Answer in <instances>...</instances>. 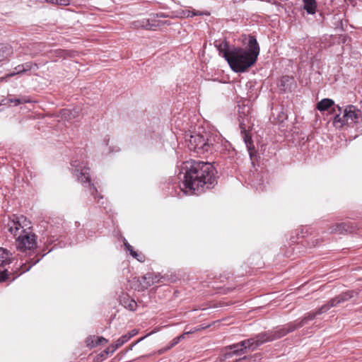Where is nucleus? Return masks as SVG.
<instances>
[{"label": "nucleus", "mask_w": 362, "mask_h": 362, "mask_svg": "<svg viewBox=\"0 0 362 362\" xmlns=\"http://www.w3.org/2000/svg\"><path fill=\"white\" fill-rule=\"evenodd\" d=\"M137 333H138V331L136 329H132L127 335L131 336V338H132V337L135 336Z\"/></svg>", "instance_id": "4c0bfd02"}, {"label": "nucleus", "mask_w": 362, "mask_h": 362, "mask_svg": "<svg viewBox=\"0 0 362 362\" xmlns=\"http://www.w3.org/2000/svg\"><path fill=\"white\" fill-rule=\"evenodd\" d=\"M310 320L308 319L306 315L303 316L302 318H299L295 321L291 322L292 323V329L294 328V330H296L304 325H307Z\"/></svg>", "instance_id": "a878e982"}, {"label": "nucleus", "mask_w": 362, "mask_h": 362, "mask_svg": "<svg viewBox=\"0 0 362 362\" xmlns=\"http://www.w3.org/2000/svg\"><path fill=\"white\" fill-rule=\"evenodd\" d=\"M184 185L189 190L204 192L217 184V171L210 163L191 160L182 166Z\"/></svg>", "instance_id": "f257e3e1"}, {"label": "nucleus", "mask_w": 362, "mask_h": 362, "mask_svg": "<svg viewBox=\"0 0 362 362\" xmlns=\"http://www.w3.org/2000/svg\"><path fill=\"white\" fill-rule=\"evenodd\" d=\"M57 5L68 6L70 4V0H58Z\"/></svg>", "instance_id": "f704fd0d"}, {"label": "nucleus", "mask_w": 362, "mask_h": 362, "mask_svg": "<svg viewBox=\"0 0 362 362\" xmlns=\"http://www.w3.org/2000/svg\"><path fill=\"white\" fill-rule=\"evenodd\" d=\"M356 230V226L351 222H344L336 223L329 228V232L332 234H344L347 233H354Z\"/></svg>", "instance_id": "9d476101"}, {"label": "nucleus", "mask_w": 362, "mask_h": 362, "mask_svg": "<svg viewBox=\"0 0 362 362\" xmlns=\"http://www.w3.org/2000/svg\"><path fill=\"white\" fill-rule=\"evenodd\" d=\"M332 112L334 114L333 116V124L337 127H342L345 125L344 119H343V110L339 105H337L332 109Z\"/></svg>", "instance_id": "ddd939ff"}, {"label": "nucleus", "mask_w": 362, "mask_h": 362, "mask_svg": "<svg viewBox=\"0 0 362 362\" xmlns=\"http://www.w3.org/2000/svg\"><path fill=\"white\" fill-rule=\"evenodd\" d=\"M79 113L80 110L78 108H74L72 110L62 109L59 112L61 118L66 121H69L71 119L78 117Z\"/></svg>", "instance_id": "dca6fc26"}, {"label": "nucleus", "mask_w": 362, "mask_h": 362, "mask_svg": "<svg viewBox=\"0 0 362 362\" xmlns=\"http://www.w3.org/2000/svg\"><path fill=\"white\" fill-rule=\"evenodd\" d=\"M124 247L127 251L129 252L130 255L138 261L142 262L144 261V257L142 255H139L137 252L134 250L133 247L129 245L127 241L125 240L124 242Z\"/></svg>", "instance_id": "393cba45"}, {"label": "nucleus", "mask_w": 362, "mask_h": 362, "mask_svg": "<svg viewBox=\"0 0 362 362\" xmlns=\"http://www.w3.org/2000/svg\"><path fill=\"white\" fill-rule=\"evenodd\" d=\"M44 255H42L41 257L37 258L36 259H34V258H30L29 259L26 260V262L24 263V264H22L21 266V274L24 273V272H28V270H30V269L33 265H35V264H37V262H40V260L41 259V258Z\"/></svg>", "instance_id": "b1692460"}, {"label": "nucleus", "mask_w": 362, "mask_h": 362, "mask_svg": "<svg viewBox=\"0 0 362 362\" xmlns=\"http://www.w3.org/2000/svg\"><path fill=\"white\" fill-rule=\"evenodd\" d=\"M180 341V337H175V338H174L172 340V341H171V343H170V344L169 346H168L167 347H165L164 349H161L160 350H159V354H163L165 351L170 349L172 347H173L177 344H178Z\"/></svg>", "instance_id": "c756f323"}, {"label": "nucleus", "mask_w": 362, "mask_h": 362, "mask_svg": "<svg viewBox=\"0 0 362 362\" xmlns=\"http://www.w3.org/2000/svg\"><path fill=\"white\" fill-rule=\"evenodd\" d=\"M361 117V111L352 105H347L343 110V119H344L345 125L352 126L358 123Z\"/></svg>", "instance_id": "6e6552de"}, {"label": "nucleus", "mask_w": 362, "mask_h": 362, "mask_svg": "<svg viewBox=\"0 0 362 362\" xmlns=\"http://www.w3.org/2000/svg\"><path fill=\"white\" fill-rule=\"evenodd\" d=\"M292 323L288 322L282 326H277L273 329H271L274 341L281 339L286 336L287 334L294 332V328L292 329Z\"/></svg>", "instance_id": "f8f14e48"}, {"label": "nucleus", "mask_w": 362, "mask_h": 362, "mask_svg": "<svg viewBox=\"0 0 362 362\" xmlns=\"http://www.w3.org/2000/svg\"><path fill=\"white\" fill-rule=\"evenodd\" d=\"M119 300L120 303L129 310L134 311L137 307L136 302L134 299L130 298L129 296L127 294H122V296H120Z\"/></svg>", "instance_id": "f3484780"}, {"label": "nucleus", "mask_w": 362, "mask_h": 362, "mask_svg": "<svg viewBox=\"0 0 362 362\" xmlns=\"http://www.w3.org/2000/svg\"><path fill=\"white\" fill-rule=\"evenodd\" d=\"M205 134V153H212L216 151L220 141V136L217 134L204 132Z\"/></svg>", "instance_id": "9b49d317"}, {"label": "nucleus", "mask_w": 362, "mask_h": 362, "mask_svg": "<svg viewBox=\"0 0 362 362\" xmlns=\"http://www.w3.org/2000/svg\"><path fill=\"white\" fill-rule=\"evenodd\" d=\"M205 14L204 13L199 12V11H192L191 17L196 16H202Z\"/></svg>", "instance_id": "58836bf2"}, {"label": "nucleus", "mask_w": 362, "mask_h": 362, "mask_svg": "<svg viewBox=\"0 0 362 362\" xmlns=\"http://www.w3.org/2000/svg\"><path fill=\"white\" fill-rule=\"evenodd\" d=\"M303 8L309 14H314L316 11L317 3L315 0H303Z\"/></svg>", "instance_id": "5701e85b"}, {"label": "nucleus", "mask_w": 362, "mask_h": 362, "mask_svg": "<svg viewBox=\"0 0 362 362\" xmlns=\"http://www.w3.org/2000/svg\"><path fill=\"white\" fill-rule=\"evenodd\" d=\"M64 50L62 49H57L54 51L55 54L57 55V56H62V54L64 53Z\"/></svg>", "instance_id": "ea45409f"}, {"label": "nucleus", "mask_w": 362, "mask_h": 362, "mask_svg": "<svg viewBox=\"0 0 362 362\" xmlns=\"http://www.w3.org/2000/svg\"><path fill=\"white\" fill-rule=\"evenodd\" d=\"M118 348L115 344L110 345L106 349H105V353L106 355L113 354Z\"/></svg>", "instance_id": "7c9ffc66"}, {"label": "nucleus", "mask_w": 362, "mask_h": 362, "mask_svg": "<svg viewBox=\"0 0 362 362\" xmlns=\"http://www.w3.org/2000/svg\"><path fill=\"white\" fill-rule=\"evenodd\" d=\"M19 73H16V70H13V71L9 73V74H7L4 77H2L1 78V80L4 79V78H10V77H13L16 75H18Z\"/></svg>", "instance_id": "c9c22d12"}, {"label": "nucleus", "mask_w": 362, "mask_h": 362, "mask_svg": "<svg viewBox=\"0 0 362 362\" xmlns=\"http://www.w3.org/2000/svg\"><path fill=\"white\" fill-rule=\"evenodd\" d=\"M38 64L36 63H33L31 62H26L20 65L16 66L14 69L16 70V73H19V74H23L28 71L32 69H38Z\"/></svg>", "instance_id": "6ab92c4d"}, {"label": "nucleus", "mask_w": 362, "mask_h": 362, "mask_svg": "<svg viewBox=\"0 0 362 362\" xmlns=\"http://www.w3.org/2000/svg\"><path fill=\"white\" fill-rule=\"evenodd\" d=\"M131 339V336H127L126 334L122 336L119 337L115 344L117 346V348H119L122 346L125 342L128 341Z\"/></svg>", "instance_id": "c85d7f7f"}, {"label": "nucleus", "mask_w": 362, "mask_h": 362, "mask_svg": "<svg viewBox=\"0 0 362 362\" xmlns=\"http://www.w3.org/2000/svg\"><path fill=\"white\" fill-rule=\"evenodd\" d=\"M216 47L219 52V55L223 57L228 62L229 61V57H230L232 46H230L227 42L224 41Z\"/></svg>", "instance_id": "2eb2a0df"}, {"label": "nucleus", "mask_w": 362, "mask_h": 362, "mask_svg": "<svg viewBox=\"0 0 362 362\" xmlns=\"http://www.w3.org/2000/svg\"><path fill=\"white\" fill-rule=\"evenodd\" d=\"M355 294H356V293H355L354 291H347L346 292L341 293L337 296L329 300L327 303L322 305L317 310L309 312L306 313L305 315L310 321L313 320L317 317V316L327 312L331 308L336 307L338 305L354 298Z\"/></svg>", "instance_id": "39448f33"}, {"label": "nucleus", "mask_w": 362, "mask_h": 362, "mask_svg": "<svg viewBox=\"0 0 362 362\" xmlns=\"http://www.w3.org/2000/svg\"><path fill=\"white\" fill-rule=\"evenodd\" d=\"M71 165L73 173L74 176L77 177V180L82 184L88 183L90 194L93 196L95 199L98 198V202L100 199H103V197L98 194L97 188L90 182L89 168L83 165V163H81L77 160L73 161Z\"/></svg>", "instance_id": "7ed1b4c3"}, {"label": "nucleus", "mask_w": 362, "mask_h": 362, "mask_svg": "<svg viewBox=\"0 0 362 362\" xmlns=\"http://www.w3.org/2000/svg\"><path fill=\"white\" fill-rule=\"evenodd\" d=\"M144 279L146 281L148 286H151L156 283H164L165 276H161L159 273L156 274L153 272H148L143 276Z\"/></svg>", "instance_id": "4468645a"}, {"label": "nucleus", "mask_w": 362, "mask_h": 362, "mask_svg": "<svg viewBox=\"0 0 362 362\" xmlns=\"http://www.w3.org/2000/svg\"><path fill=\"white\" fill-rule=\"evenodd\" d=\"M294 83V78L288 76H284L281 77L279 82L280 89L284 92L291 90L292 86Z\"/></svg>", "instance_id": "aec40b11"}, {"label": "nucleus", "mask_w": 362, "mask_h": 362, "mask_svg": "<svg viewBox=\"0 0 362 362\" xmlns=\"http://www.w3.org/2000/svg\"><path fill=\"white\" fill-rule=\"evenodd\" d=\"M8 279V271L7 269H4L0 275V281H4Z\"/></svg>", "instance_id": "473e14b6"}, {"label": "nucleus", "mask_w": 362, "mask_h": 362, "mask_svg": "<svg viewBox=\"0 0 362 362\" xmlns=\"http://www.w3.org/2000/svg\"><path fill=\"white\" fill-rule=\"evenodd\" d=\"M259 347L255 336L238 343H235L225 347L226 352L224 354L226 359L230 358L233 356H240L247 351H253Z\"/></svg>", "instance_id": "20e7f679"}, {"label": "nucleus", "mask_w": 362, "mask_h": 362, "mask_svg": "<svg viewBox=\"0 0 362 362\" xmlns=\"http://www.w3.org/2000/svg\"><path fill=\"white\" fill-rule=\"evenodd\" d=\"M25 221L26 218L23 216H18L16 214L12 215L6 226L8 231L14 236H16L18 230L23 228V223H24Z\"/></svg>", "instance_id": "1a4fd4ad"}, {"label": "nucleus", "mask_w": 362, "mask_h": 362, "mask_svg": "<svg viewBox=\"0 0 362 362\" xmlns=\"http://www.w3.org/2000/svg\"><path fill=\"white\" fill-rule=\"evenodd\" d=\"M185 141L190 151L196 152L199 154L205 153V134L190 132L185 135Z\"/></svg>", "instance_id": "423d86ee"}, {"label": "nucleus", "mask_w": 362, "mask_h": 362, "mask_svg": "<svg viewBox=\"0 0 362 362\" xmlns=\"http://www.w3.org/2000/svg\"><path fill=\"white\" fill-rule=\"evenodd\" d=\"M58 0H46L47 2L52 4H57Z\"/></svg>", "instance_id": "a19ab883"}, {"label": "nucleus", "mask_w": 362, "mask_h": 362, "mask_svg": "<svg viewBox=\"0 0 362 362\" xmlns=\"http://www.w3.org/2000/svg\"><path fill=\"white\" fill-rule=\"evenodd\" d=\"M248 47L249 49H245L232 46L228 63L235 72H244L257 62L259 46L255 36H250Z\"/></svg>", "instance_id": "f03ea898"}, {"label": "nucleus", "mask_w": 362, "mask_h": 362, "mask_svg": "<svg viewBox=\"0 0 362 362\" xmlns=\"http://www.w3.org/2000/svg\"><path fill=\"white\" fill-rule=\"evenodd\" d=\"M22 232L23 234H21L16 240V247L22 252L30 251L36 247V235L24 230Z\"/></svg>", "instance_id": "0eeeda50"}, {"label": "nucleus", "mask_w": 362, "mask_h": 362, "mask_svg": "<svg viewBox=\"0 0 362 362\" xmlns=\"http://www.w3.org/2000/svg\"><path fill=\"white\" fill-rule=\"evenodd\" d=\"M247 356H243V358H241L238 359V361H240V360H245V359H247Z\"/></svg>", "instance_id": "37998d69"}, {"label": "nucleus", "mask_w": 362, "mask_h": 362, "mask_svg": "<svg viewBox=\"0 0 362 362\" xmlns=\"http://www.w3.org/2000/svg\"><path fill=\"white\" fill-rule=\"evenodd\" d=\"M178 337H180V340H181V339H184V334H182L180 336H179Z\"/></svg>", "instance_id": "c03bdc74"}, {"label": "nucleus", "mask_w": 362, "mask_h": 362, "mask_svg": "<svg viewBox=\"0 0 362 362\" xmlns=\"http://www.w3.org/2000/svg\"><path fill=\"white\" fill-rule=\"evenodd\" d=\"M191 15H192V11L189 10L182 11V12L180 13L181 17L189 18V17H191Z\"/></svg>", "instance_id": "72a5a7b5"}, {"label": "nucleus", "mask_w": 362, "mask_h": 362, "mask_svg": "<svg viewBox=\"0 0 362 362\" xmlns=\"http://www.w3.org/2000/svg\"><path fill=\"white\" fill-rule=\"evenodd\" d=\"M334 105V102L333 100L329 98H324L317 103V109L320 112H323L327 110Z\"/></svg>", "instance_id": "4be33fe9"}, {"label": "nucleus", "mask_w": 362, "mask_h": 362, "mask_svg": "<svg viewBox=\"0 0 362 362\" xmlns=\"http://www.w3.org/2000/svg\"><path fill=\"white\" fill-rule=\"evenodd\" d=\"M6 100L7 103H13L14 106H17L18 105L26 103L28 102V100H27L25 98H17L13 97V95H9Z\"/></svg>", "instance_id": "cd10ccee"}, {"label": "nucleus", "mask_w": 362, "mask_h": 362, "mask_svg": "<svg viewBox=\"0 0 362 362\" xmlns=\"http://www.w3.org/2000/svg\"><path fill=\"white\" fill-rule=\"evenodd\" d=\"M245 144H246V145H247V148H248V151H249V152H250V156H252V152H251V148H250V144H251V143H250V142H249V141H248V139H247V136H245Z\"/></svg>", "instance_id": "e433bc0d"}, {"label": "nucleus", "mask_w": 362, "mask_h": 362, "mask_svg": "<svg viewBox=\"0 0 362 362\" xmlns=\"http://www.w3.org/2000/svg\"><path fill=\"white\" fill-rule=\"evenodd\" d=\"M143 339H144V337H143V338L139 339V340H138V341H137V342H139V341H141Z\"/></svg>", "instance_id": "a18cd8bd"}, {"label": "nucleus", "mask_w": 362, "mask_h": 362, "mask_svg": "<svg viewBox=\"0 0 362 362\" xmlns=\"http://www.w3.org/2000/svg\"><path fill=\"white\" fill-rule=\"evenodd\" d=\"M255 337L259 346L265 343L274 341L271 330L259 333L255 335Z\"/></svg>", "instance_id": "a211bd4d"}, {"label": "nucleus", "mask_w": 362, "mask_h": 362, "mask_svg": "<svg viewBox=\"0 0 362 362\" xmlns=\"http://www.w3.org/2000/svg\"><path fill=\"white\" fill-rule=\"evenodd\" d=\"M107 341V340L106 339H105L104 337H98L97 341H95V343L93 344V342H92L91 346H98V345H99V344H102L103 342L106 343Z\"/></svg>", "instance_id": "2f4dec72"}, {"label": "nucleus", "mask_w": 362, "mask_h": 362, "mask_svg": "<svg viewBox=\"0 0 362 362\" xmlns=\"http://www.w3.org/2000/svg\"><path fill=\"white\" fill-rule=\"evenodd\" d=\"M13 54V49L11 45L7 44L0 45V62L6 59Z\"/></svg>", "instance_id": "412c9836"}, {"label": "nucleus", "mask_w": 362, "mask_h": 362, "mask_svg": "<svg viewBox=\"0 0 362 362\" xmlns=\"http://www.w3.org/2000/svg\"><path fill=\"white\" fill-rule=\"evenodd\" d=\"M108 355H106L105 353V350L101 352L100 354V356L101 357H103V358H105L107 357Z\"/></svg>", "instance_id": "79ce46f5"}, {"label": "nucleus", "mask_w": 362, "mask_h": 362, "mask_svg": "<svg viewBox=\"0 0 362 362\" xmlns=\"http://www.w3.org/2000/svg\"><path fill=\"white\" fill-rule=\"evenodd\" d=\"M8 263L10 260L7 250L0 247V267Z\"/></svg>", "instance_id": "bb28decb"}]
</instances>
